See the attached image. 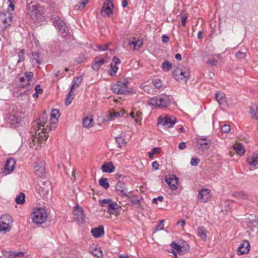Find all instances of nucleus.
<instances>
[{"instance_id":"obj_55","label":"nucleus","mask_w":258,"mask_h":258,"mask_svg":"<svg viewBox=\"0 0 258 258\" xmlns=\"http://www.w3.org/2000/svg\"><path fill=\"white\" fill-rule=\"evenodd\" d=\"M207 63L208 64H210V66H216L217 64L218 60L215 58H209L207 60Z\"/></svg>"},{"instance_id":"obj_48","label":"nucleus","mask_w":258,"mask_h":258,"mask_svg":"<svg viewBox=\"0 0 258 258\" xmlns=\"http://www.w3.org/2000/svg\"><path fill=\"white\" fill-rule=\"evenodd\" d=\"M115 141L118 144V147L121 148L124 145H125V142L124 139L119 136L115 138Z\"/></svg>"},{"instance_id":"obj_21","label":"nucleus","mask_w":258,"mask_h":258,"mask_svg":"<svg viewBox=\"0 0 258 258\" xmlns=\"http://www.w3.org/2000/svg\"><path fill=\"white\" fill-rule=\"evenodd\" d=\"M196 143L199 146V148L203 150H207L210 146V141L207 140L206 138H199Z\"/></svg>"},{"instance_id":"obj_51","label":"nucleus","mask_w":258,"mask_h":258,"mask_svg":"<svg viewBox=\"0 0 258 258\" xmlns=\"http://www.w3.org/2000/svg\"><path fill=\"white\" fill-rule=\"evenodd\" d=\"M24 255V253L22 251H19V252H12L10 255V257L11 258H15L16 257H22Z\"/></svg>"},{"instance_id":"obj_34","label":"nucleus","mask_w":258,"mask_h":258,"mask_svg":"<svg viewBox=\"0 0 258 258\" xmlns=\"http://www.w3.org/2000/svg\"><path fill=\"white\" fill-rule=\"evenodd\" d=\"M233 148L239 155L241 156L244 155L245 153V149H244L242 144H238L237 145H234Z\"/></svg>"},{"instance_id":"obj_50","label":"nucleus","mask_w":258,"mask_h":258,"mask_svg":"<svg viewBox=\"0 0 258 258\" xmlns=\"http://www.w3.org/2000/svg\"><path fill=\"white\" fill-rule=\"evenodd\" d=\"M85 59L86 58L85 57V55L83 54H80L78 55V57L76 58L75 61L78 64H79L85 61Z\"/></svg>"},{"instance_id":"obj_32","label":"nucleus","mask_w":258,"mask_h":258,"mask_svg":"<svg viewBox=\"0 0 258 258\" xmlns=\"http://www.w3.org/2000/svg\"><path fill=\"white\" fill-rule=\"evenodd\" d=\"M215 99L219 102V104H221L226 102L225 95L221 92H217L215 94Z\"/></svg>"},{"instance_id":"obj_40","label":"nucleus","mask_w":258,"mask_h":258,"mask_svg":"<svg viewBox=\"0 0 258 258\" xmlns=\"http://www.w3.org/2000/svg\"><path fill=\"white\" fill-rule=\"evenodd\" d=\"M110 68L108 71V74L112 77L115 76L118 68L115 64L113 65L111 63L110 64Z\"/></svg>"},{"instance_id":"obj_39","label":"nucleus","mask_w":258,"mask_h":258,"mask_svg":"<svg viewBox=\"0 0 258 258\" xmlns=\"http://www.w3.org/2000/svg\"><path fill=\"white\" fill-rule=\"evenodd\" d=\"M73 90L71 89L67 96L65 101V103L67 106L69 105L72 103L74 98V93L73 92Z\"/></svg>"},{"instance_id":"obj_45","label":"nucleus","mask_w":258,"mask_h":258,"mask_svg":"<svg viewBox=\"0 0 258 258\" xmlns=\"http://www.w3.org/2000/svg\"><path fill=\"white\" fill-rule=\"evenodd\" d=\"M120 116V113L118 112H110L107 116L108 120H113L115 118Z\"/></svg>"},{"instance_id":"obj_26","label":"nucleus","mask_w":258,"mask_h":258,"mask_svg":"<svg viewBox=\"0 0 258 258\" xmlns=\"http://www.w3.org/2000/svg\"><path fill=\"white\" fill-rule=\"evenodd\" d=\"M31 62L33 66H38L41 63V57L40 54L37 51H33L32 52V56L30 58Z\"/></svg>"},{"instance_id":"obj_29","label":"nucleus","mask_w":258,"mask_h":258,"mask_svg":"<svg viewBox=\"0 0 258 258\" xmlns=\"http://www.w3.org/2000/svg\"><path fill=\"white\" fill-rule=\"evenodd\" d=\"M128 45L132 47V46H133V49L134 50H138L141 48L142 45H143V41L138 39L136 40V39L134 38V40H130L128 42Z\"/></svg>"},{"instance_id":"obj_7","label":"nucleus","mask_w":258,"mask_h":258,"mask_svg":"<svg viewBox=\"0 0 258 258\" xmlns=\"http://www.w3.org/2000/svg\"><path fill=\"white\" fill-rule=\"evenodd\" d=\"M128 82L125 80L119 81L116 84L112 86V91L118 94H124L128 92L127 84Z\"/></svg>"},{"instance_id":"obj_36","label":"nucleus","mask_w":258,"mask_h":258,"mask_svg":"<svg viewBox=\"0 0 258 258\" xmlns=\"http://www.w3.org/2000/svg\"><path fill=\"white\" fill-rule=\"evenodd\" d=\"M247 220V224L249 227L255 226L258 224V220L254 215H250V217H249Z\"/></svg>"},{"instance_id":"obj_19","label":"nucleus","mask_w":258,"mask_h":258,"mask_svg":"<svg viewBox=\"0 0 258 258\" xmlns=\"http://www.w3.org/2000/svg\"><path fill=\"white\" fill-rule=\"evenodd\" d=\"M210 190L209 189L203 188L198 194V199L203 203H207L211 197Z\"/></svg>"},{"instance_id":"obj_1","label":"nucleus","mask_w":258,"mask_h":258,"mask_svg":"<svg viewBox=\"0 0 258 258\" xmlns=\"http://www.w3.org/2000/svg\"><path fill=\"white\" fill-rule=\"evenodd\" d=\"M46 122V117L43 115L32 122V128L30 131L32 135V141L30 143L31 147L32 144L35 145L36 143L40 146L48 138V134L45 127Z\"/></svg>"},{"instance_id":"obj_27","label":"nucleus","mask_w":258,"mask_h":258,"mask_svg":"<svg viewBox=\"0 0 258 258\" xmlns=\"http://www.w3.org/2000/svg\"><path fill=\"white\" fill-rule=\"evenodd\" d=\"M119 208L120 207L116 202L111 201L107 207V212L110 214L114 215Z\"/></svg>"},{"instance_id":"obj_38","label":"nucleus","mask_w":258,"mask_h":258,"mask_svg":"<svg viewBox=\"0 0 258 258\" xmlns=\"http://www.w3.org/2000/svg\"><path fill=\"white\" fill-rule=\"evenodd\" d=\"M25 195L23 192H20L15 199L16 203L17 204H23L25 201Z\"/></svg>"},{"instance_id":"obj_6","label":"nucleus","mask_w":258,"mask_h":258,"mask_svg":"<svg viewBox=\"0 0 258 258\" xmlns=\"http://www.w3.org/2000/svg\"><path fill=\"white\" fill-rule=\"evenodd\" d=\"M13 219L12 217L8 214L1 216L0 218V233H6L9 232L12 227Z\"/></svg>"},{"instance_id":"obj_54","label":"nucleus","mask_w":258,"mask_h":258,"mask_svg":"<svg viewBox=\"0 0 258 258\" xmlns=\"http://www.w3.org/2000/svg\"><path fill=\"white\" fill-rule=\"evenodd\" d=\"M9 5H8V10L10 11H14L15 7L16 1L15 0H8Z\"/></svg>"},{"instance_id":"obj_13","label":"nucleus","mask_w":258,"mask_h":258,"mask_svg":"<svg viewBox=\"0 0 258 258\" xmlns=\"http://www.w3.org/2000/svg\"><path fill=\"white\" fill-rule=\"evenodd\" d=\"M74 218L79 223L83 224L85 220L83 209L80 206H76L73 209Z\"/></svg>"},{"instance_id":"obj_20","label":"nucleus","mask_w":258,"mask_h":258,"mask_svg":"<svg viewBox=\"0 0 258 258\" xmlns=\"http://www.w3.org/2000/svg\"><path fill=\"white\" fill-rule=\"evenodd\" d=\"M8 118L10 123L12 124L20 123L22 121V114L19 112L11 113L9 115Z\"/></svg>"},{"instance_id":"obj_8","label":"nucleus","mask_w":258,"mask_h":258,"mask_svg":"<svg viewBox=\"0 0 258 258\" xmlns=\"http://www.w3.org/2000/svg\"><path fill=\"white\" fill-rule=\"evenodd\" d=\"M51 20L53 23L55 28L58 29L60 33L66 36L69 32V29L66 26L64 22L61 20L59 17H53L51 18Z\"/></svg>"},{"instance_id":"obj_30","label":"nucleus","mask_w":258,"mask_h":258,"mask_svg":"<svg viewBox=\"0 0 258 258\" xmlns=\"http://www.w3.org/2000/svg\"><path fill=\"white\" fill-rule=\"evenodd\" d=\"M207 232L206 229L203 226H200L197 229L198 235L204 241L207 240Z\"/></svg>"},{"instance_id":"obj_17","label":"nucleus","mask_w":258,"mask_h":258,"mask_svg":"<svg viewBox=\"0 0 258 258\" xmlns=\"http://www.w3.org/2000/svg\"><path fill=\"white\" fill-rule=\"evenodd\" d=\"M115 190L117 194L124 196L128 198H130V196L127 194L128 190L124 183L120 181H118L116 184Z\"/></svg>"},{"instance_id":"obj_62","label":"nucleus","mask_w":258,"mask_h":258,"mask_svg":"<svg viewBox=\"0 0 258 258\" xmlns=\"http://www.w3.org/2000/svg\"><path fill=\"white\" fill-rule=\"evenodd\" d=\"M131 202L133 205H139L141 203L140 200L137 198L133 199Z\"/></svg>"},{"instance_id":"obj_2","label":"nucleus","mask_w":258,"mask_h":258,"mask_svg":"<svg viewBox=\"0 0 258 258\" xmlns=\"http://www.w3.org/2000/svg\"><path fill=\"white\" fill-rule=\"evenodd\" d=\"M171 100L170 96L161 95L150 99L149 103L155 108H162L168 107L171 103Z\"/></svg>"},{"instance_id":"obj_37","label":"nucleus","mask_w":258,"mask_h":258,"mask_svg":"<svg viewBox=\"0 0 258 258\" xmlns=\"http://www.w3.org/2000/svg\"><path fill=\"white\" fill-rule=\"evenodd\" d=\"M93 119L92 118L86 117L83 119L82 122L83 126L85 127H91L93 125Z\"/></svg>"},{"instance_id":"obj_52","label":"nucleus","mask_w":258,"mask_h":258,"mask_svg":"<svg viewBox=\"0 0 258 258\" xmlns=\"http://www.w3.org/2000/svg\"><path fill=\"white\" fill-rule=\"evenodd\" d=\"M189 249V246L186 242H183L182 245H181V253H184L188 251Z\"/></svg>"},{"instance_id":"obj_35","label":"nucleus","mask_w":258,"mask_h":258,"mask_svg":"<svg viewBox=\"0 0 258 258\" xmlns=\"http://www.w3.org/2000/svg\"><path fill=\"white\" fill-rule=\"evenodd\" d=\"M249 112L252 117L256 120H258V107L256 106H251L249 107Z\"/></svg>"},{"instance_id":"obj_46","label":"nucleus","mask_w":258,"mask_h":258,"mask_svg":"<svg viewBox=\"0 0 258 258\" xmlns=\"http://www.w3.org/2000/svg\"><path fill=\"white\" fill-rule=\"evenodd\" d=\"M25 50L24 49H21L19 52L18 54V60H17V63H19L20 62L23 61L25 60Z\"/></svg>"},{"instance_id":"obj_28","label":"nucleus","mask_w":258,"mask_h":258,"mask_svg":"<svg viewBox=\"0 0 258 258\" xmlns=\"http://www.w3.org/2000/svg\"><path fill=\"white\" fill-rule=\"evenodd\" d=\"M101 169L103 172L112 173L114 171L115 167L112 162H107L102 165Z\"/></svg>"},{"instance_id":"obj_14","label":"nucleus","mask_w":258,"mask_h":258,"mask_svg":"<svg viewBox=\"0 0 258 258\" xmlns=\"http://www.w3.org/2000/svg\"><path fill=\"white\" fill-rule=\"evenodd\" d=\"M34 172L36 175L43 177L45 175V163L43 161H38L35 163Z\"/></svg>"},{"instance_id":"obj_59","label":"nucleus","mask_w":258,"mask_h":258,"mask_svg":"<svg viewBox=\"0 0 258 258\" xmlns=\"http://www.w3.org/2000/svg\"><path fill=\"white\" fill-rule=\"evenodd\" d=\"M246 53L240 51H238L236 53V57L238 58H243L245 57Z\"/></svg>"},{"instance_id":"obj_41","label":"nucleus","mask_w":258,"mask_h":258,"mask_svg":"<svg viewBox=\"0 0 258 258\" xmlns=\"http://www.w3.org/2000/svg\"><path fill=\"white\" fill-rule=\"evenodd\" d=\"M172 68V63L168 60H165L162 64V69L165 72H168Z\"/></svg>"},{"instance_id":"obj_10","label":"nucleus","mask_w":258,"mask_h":258,"mask_svg":"<svg viewBox=\"0 0 258 258\" xmlns=\"http://www.w3.org/2000/svg\"><path fill=\"white\" fill-rule=\"evenodd\" d=\"M176 118L173 116L166 115L164 117L160 116L158 118V123L166 128L173 127L176 123Z\"/></svg>"},{"instance_id":"obj_56","label":"nucleus","mask_w":258,"mask_h":258,"mask_svg":"<svg viewBox=\"0 0 258 258\" xmlns=\"http://www.w3.org/2000/svg\"><path fill=\"white\" fill-rule=\"evenodd\" d=\"M231 130V126L229 124H224L221 127V131L223 133H228Z\"/></svg>"},{"instance_id":"obj_33","label":"nucleus","mask_w":258,"mask_h":258,"mask_svg":"<svg viewBox=\"0 0 258 258\" xmlns=\"http://www.w3.org/2000/svg\"><path fill=\"white\" fill-rule=\"evenodd\" d=\"M83 80V77L80 76L74 78L73 81V84L71 86V90H73L75 88H78Z\"/></svg>"},{"instance_id":"obj_3","label":"nucleus","mask_w":258,"mask_h":258,"mask_svg":"<svg viewBox=\"0 0 258 258\" xmlns=\"http://www.w3.org/2000/svg\"><path fill=\"white\" fill-rule=\"evenodd\" d=\"M172 75L178 82H186L189 78L190 71L188 67H178L173 71Z\"/></svg>"},{"instance_id":"obj_4","label":"nucleus","mask_w":258,"mask_h":258,"mask_svg":"<svg viewBox=\"0 0 258 258\" xmlns=\"http://www.w3.org/2000/svg\"><path fill=\"white\" fill-rule=\"evenodd\" d=\"M47 217L46 210L41 208L36 209L32 214V221L36 224L44 223L46 221Z\"/></svg>"},{"instance_id":"obj_11","label":"nucleus","mask_w":258,"mask_h":258,"mask_svg":"<svg viewBox=\"0 0 258 258\" xmlns=\"http://www.w3.org/2000/svg\"><path fill=\"white\" fill-rule=\"evenodd\" d=\"M40 9L41 7L40 5H33L28 6V14L31 18V19L34 21L38 20V18L40 14Z\"/></svg>"},{"instance_id":"obj_47","label":"nucleus","mask_w":258,"mask_h":258,"mask_svg":"<svg viewBox=\"0 0 258 258\" xmlns=\"http://www.w3.org/2000/svg\"><path fill=\"white\" fill-rule=\"evenodd\" d=\"M234 196L237 199L246 200L247 199V196L243 192H237L234 194Z\"/></svg>"},{"instance_id":"obj_12","label":"nucleus","mask_w":258,"mask_h":258,"mask_svg":"<svg viewBox=\"0 0 258 258\" xmlns=\"http://www.w3.org/2000/svg\"><path fill=\"white\" fill-rule=\"evenodd\" d=\"M33 78V73L32 72H26L24 76L20 78L19 81L21 83L20 86L22 88L26 87L30 85L31 82Z\"/></svg>"},{"instance_id":"obj_18","label":"nucleus","mask_w":258,"mask_h":258,"mask_svg":"<svg viewBox=\"0 0 258 258\" xmlns=\"http://www.w3.org/2000/svg\"><path fill=\"white\" fill-rule=\"evenodd\" d=\"M250 244L248 240H243L237 249V254L242 255L249 252Z\"/></svg>"},{"instance_id":"obj_64","label":"nucleus","mask_w":258,"mask_h":258,"mask_svg":"<svg viewBox=\"0 0 258 258\" xmlns=\"http://www.w3.org/2000/svg\"><path fill=\"white\" fill-rule=\"evenodd\" d=\"M108 45H109L108 44H104L103 45H98V50H102V51L106 50L107 49Z\"/></svg>"},{"instance_id":"obj_58","label":"nucleus","mask_w":258,"mask_h":258,"mask_svg":"<svg viewBox=\"0 0 258 258\" xmlns=\"http://www.w3.org/2000/svg\"><path fill=\"white\" fill-rule=\"evenodd\" d=\"M200 160L198 158H192L190 161L191 166H196L200 163Z\"/></svg>"},{"instance_id":"obj_61","label":"nucleus","mask_w":258,"mask_h":258,"mask_svg":"<svg viewBox=\"0 0 258 258\" xmlns=\"http://www.w3.org/2000/svg\"><path fill=\"white\" fill-rule=\"evenodd\" d=\"M164 220H162L160 221V222L158 223V224L156 226V230H162L164 228Z\"/></svg>"},{"instance_id":"obj_60","label":"nucleus","mask_w":258,"mask_h":258,"mask_svg":"<svg viewBox=\"0 0 258 258\" xmlns=\"http://www.w3.org/2000/svg\"><path fill=\"white\" fill-rule=\"evenodd\" d=\"M35 90V92L39 94H41L43 93V90L41 88V86L39 84L36 85Z\"/></svg>"},{"instance_id":"obj_5","label":"nucleus","mask_w":258,"mask_h":258,"mask_svg":"<svg viewBox=\"0 0 258 258\" xmlns=\"http://www.w3.org/2000/svg\"><path fill=\"white\" fill-rule=\"evenodd\" d=\"M13 21V15L9 11L0 13V33L10 26Z\"/></svg>"},{"instance_id":"obj_25","label":"nucleus","mask_w":258,"mask_h":258,"mask_svg":"<svg viewBox=\"0 0 258 258\" xmlns=\"http://www.w3.org/2000/svg\"><path fill=\"white\" fill-rule=\"evenodd\" d=\"M106 61L103 58H100L99 57H96L94 59V62L92 64V68L97 71L99 70L100 67L105 63Z\"/></svg>"},{"instance_id":"obj_31","label":"nucleus","mask_w":258,"mask_h":258,"mask_svg":"<svg viewBox=\"0 0 258 258\" xmlns=\"http://www.w3.org/2000/svg\"><path fill=\"white\" fill-rule=\"evenodd\" d=\"M59 116V112L58 109H53L50 113L51 124H55L57 121V117Z\"/></svg>"},{"instance_id":"obj_44","label":"nucleus","mask_w":258,"mask_h":258,"mask_svg":"<svg viewBox=\"0 0 258 258\" xmlns=\"http://www.w3.org/2000/svg\"><path fill=\"white\" fill-rule=\"evenodd\" d=\"M152 84L157 89L161 88L163 85L162 81L158 79L153 80L152 81Z\"/></svg>"},{"instance_id":"obj_49","label":"nucleus","mask_w":258,"mask_h":258,"mask_svg":"<svg viewBox=\"0 0 258 258\" xmlns=\"http://www.w3.org/2000/svg\"><path fill=\"white\" fill-rule=\"evenodd\" d=\"M110 199H103L99 201V204L101 207L108 206L109 204L111 202Z\"/></svg>"},{"instance_id":"obj_15","label":"nucleus","mask_w":258,"mask_h":258,"mask_svg":"<svg viewBox=\"0 0 258 258\" xmlns=\"http://www.w3.org/2000/svg\"><path fill=\"white\" fill-rule=\"evenodd\" d=\"M165 181L172 190H176L178 187V178L174 174L166 176Z\"/></svg>"},{"instance_id":"obj_23","label":"nucleus","mask_w":258,"mask_h":258,"mask_svg":"<svg viewBox=\"0 0 258 258\" xmlns=\"http://www.w3.org/2000/svg\"><path fill=\"white\" fill-rule=\"evenodd\" d=\"M247 162L251 167H256L258 166V154L256 153H253L247 158Z\"/></svg>"},{"instance_id":"obj_42","label":"nucleus","mask_w":258,"mask_h":258,"mask_svg":"<svg viewBox=\"0 0 258 258\" xmlns=\"http://www.w3.org/2000/svg\"><path fill=\"white\" fill-rule=\"evenodd\" d=\"M99 184L103 187L105 189H107L109 187V184L108 182L107 179L106 178L102 177L99 181Z\"/></svg>"},{"instance_id":"obj_22","label":"nucleus","mask_w":258,"mask_h":258,"mask_svg":"<svg viewBox=\"0 0 258 258\" xmlns=\"http://www.w3.org/2000/svg\"><path fill=\"white\" fill-rule=\"evenodd\" d=\"M16 161L13 158H10L7 160L6 163L4 166L5 172L8 174H10L14 170Z\"/></svg>"},{"instance_id":"obj_57","label":"nucleus","mask_w":258,"mask_h":258,"mask_svg":"<svg viewBox=\"0 0 258 258\" xmlns=\"http://www.w3.org/2000/svg\"><path fill=\"white\" fill-rule=\"evenodd\" d=\"M135 116H136V118L135 119V121L137 122V123H138L139 122L142 118H141V115H142V113L139 111H137L135 112Z\"/></svg>"},{"instance_id":"obj_9","label":"nucleus","mask_w":258,"mask_h":258,"mask_svg":"<svg viewBox=\"0 0 258 258\" xmlns=\"http://www.w3.org/2000/svg\"><path fill=\"white\" fill-rule=\"evenodd\" d=\"M51 187L50 182L48 181H40L36 187V192L41 197L46 196Z\"/></svg>"},{"instance_id":"obj_16","label":"nucleus","mask_w":258,"mask_h":258,"mask_svg":"<svg viewBox=\"0 0 258 258\" xmlns=\"http://www.w3.org/2000/svg\"><path fill=\"white\" fill-rule=\"evenodd\" d=\"M113 4L111 1L106 0L102 8L101 14L102 16H109L113 12Z\"/></svg>"},{"instance_id":"obj_53","label":"nucleus","mask_w":258,"mask_h":258,"mask_svg":"<svg viewBox=\"0 0 258 258\" xmlns=\"http://www.w3.org/2000/svg\"><path fill=\"white\" fill-rule=\"evenodd\" d=\"M159 148L157 147L154 148L151 152H148V156L150 158H152L154 155L159 152Z\"/></svg>"},{"instance_id":"obj_24","label":"nucleus","mask_w":258,"mask_h":258,"mask_svg":"<svg viewBox=\"0 0 258 258\" xmlns=\"http://www.w3.org/2000/svg\"><path fill=\"white\" fill-rule=\"evenodd\" d=\"M91 233L93 236L96 238L101 237L104 234L103 226L100 225L98 227L92 229Z\"/></svg>"},{"instance_id":"obj_43","label":"nucleus","mask_w":258,"mask_h":258,"mask_svg":"<svg viewBox=\"0 0 258 258\" xmlns=\"http://www.w3.org/2000/svg\"><path fill=\"white\" fill-rule=\"evenodd\" d=\"M170 246L173 248L172 250L176 251V252H177L178 253H181V245H179L173 241L170 244Z\"/></svg>"},{"instance_id":"obj_63","label":"nucleus","mask_w":258,"mask_h":258,"mask_svg":"<svg viewBox=\"0 0 258 258\" xmlns=\"http://www.w3.org/2000/svg\"><path fill=\"white\" fill-rule=\"evenodd\" d=\"M120 63V60L116 56H114L113 58V61L111 63V64L115 66Z\"/></svg>"}]
</instances>
